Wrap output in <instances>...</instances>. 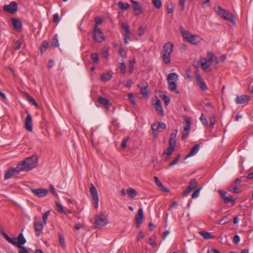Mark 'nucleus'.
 Returning <instances> with one entry per match:
<instances>
[{
  "mask_svg": "<svg viewBox=\"0 0 253 253\" xmlns=\"http://www.w3.org/2000/svg\"><path fill=\"white\" fill-rule=\"evenodd\" d=\"M22 232L19 234L17 237V242H16V238L13 237V238H10L6 233L4 232H2L1 233V235L3 236V237L5 239V240L12 244L14 246L17 247L18 248L21 249V251L19 252V253H29L28 250L26 249V248L23 247L22 245L25 244L26 242V240L24 238L23 234Z\"/></svg>",
  "mask_w": 253,
  "mask_h": 253,
  "instance_id": "1",
  "label": "nucleus"
},
{
  "mask_svg": "<svg viewBox=\"0 0 253 253\" xmlns=\"http://www.w3.org/2000/svg\"><path fill=\"white\" fill-rule=\"evenodd\" d=\"M39 158L37 155H33L26 158L17 165V169L21 171H29L35 168L38 163Z\"/></svg>",
  "mask_w": 253,
  "mask_h": 253,
  "instance_id": "2",
  "label": "nucleus"
},
{
  "mask_svg": "<svg viewBox=\"0 0 253 253\" xmlns=\"http://www.w3.org/2000/svg\"><path fill=\"white\" fill-rule=\"evenodd\" d=\"M180 30L183 39L187 42L195 45L200 42L201 38L199 36L192 35L188 31H184L182 27L180 28Z\"/></svg>",
  "mask_w": 253,
  "mask_h": 253,
  "instance_id": "3",
  "label": "nucleus"
},
{
  "mask_svg": "<svg viewBox=\"0 0 253 253\" xmlns=\"http://www.w3.org/2000/svg\"><path fill=\"white\" fill-rule=\"evenodd\" d=\"M173 44L171 42L166 43L163 46L162 50L163 60L165 64L170 62V55L173 50Z\"/></svg>",
  "mask_w": 253,
  "mask_h": 253,
  "instance_id": "4",
  "label": "nucleus"
},
{
  "mask_svg": "<svg viewBox=\"0 0 253 253\" xmlns=\"http://www.w3.org/2000/svg\"><path fill=\"white\" fill-rule=\"evenodd\" d=\"M216 12L221 17L229 21L233 24H235L236 22L232 13L229 11L223 9L221 6H218L216 8H214Z\"/></svg>",
  "mask_w": 253,
  "mask_h": 253,
  "instance_id": "5",
  "label": "nucleus"
},
{
  "mask_svg": "<svg viewBox=\"0 0 253 253\" xmlns=\"http://www.w3.org/2000/svg\"><path fill=\"white\" fill-rule=\"evenodd\" d=\"M89 191L92 200L93 201V204L95 208L97 209L98 207L99 197L96 188L93 185V184H91Z\"/></svg>",
  "mask_w": 253,
  "mask_h": 253,
  "instance_id": "6",
  "label": "nucleus"
},
{
  "mask_svg": "<svg viewBox=\"0 0 253 253\" xmlns=\"http://www.w3.org/2000/svg\"><path fill=\"white\" fill-rule=\"evenodd\" d=\"M195 77L196 81L197 84L200 88L203 91L206 90L208 89L207 86L202 79L199 70H196L195 72Z\"/></svg>",
  "mask_w": 253,
  "mask_h": 253,
  "instance_id": "7",
  "label": "nucleus"
},
{
  "mask_svg": "<svg viewBox=\"0 0 253 253\" xmlns=\"http://www.w3.org/2000/svg\"><path fill=\"white\" fill-rule=\"evenodd\" d=\"M108 222L106 216L103 213H100L99 215L95 216V225L96 226H105Z\"/></svg>",
  "mask_w": 253,
  "mask_h": 253,
  "instance_id": "8",
  "label": "nucleus"
},
{
  "mask_svg": "<svg viewBox=\"0 0 253 253\" xmlns=\"http://www.w3.org/2000/svg\"><path fill=\"white\" fill-rule=\"evenodd\" d=\"M151 128L153 130V134L155 137L157 136L158 131L159 128L165 129L166 128V124L163 122H155L151 125Z\"/></svg>",
  "mask_w": 253,
  "mask_h": 253,
  "instance_id": "9",
  "label": "nucleus"
},
{
  "mask_svg": "<svg viewBox=\"0 0 253 253\" xmlns=\"http://www.w3.org/2000/svg\"><path fill=\"white\" fill-rule=\"evenodd\" d=\"M93 38L94 40L98 42H101L105 40L103 33L99 29L94 28Z\"/></svg>",
  "mask_w": 253,
  "mask_h": 253,
  "instance_id": "10",
  "label": "nucleus"
},
{
  "mask_svg": "<svg viewBox=\"0 0 253 253\" xmlns=\"http://www.w3.org/2000/svg\"><path fill=\"white\" fill-rule=\"evenodd\" d=\"M130 1L132 3V7L134 14L136 16H139L143 12V10L140 4L137 1L134 0H130Z\"/></svg>",
  "mask_w": 253,
  "mask_h": 253,
  "instance_id": "11",
  "label": "nucleus"
},
{
  "mask_svg": "<svg viewBox=\"0 0 253 253\" xmlns=\"http://www.w3.org/2000/svg\"><path fill=\"white\" fill-rule=\"evenodd\" d=\"M34 228L36 236L39 237L43 230V224L40 221V218L37 217L34 218Z\"/></svg>",
  "mask_w": 253,
  "mask_h": 253,
  "instance_id": "12",
  "label": "nucleus"
},
{
  "mask_svg": "<svg viewBox=\"0 0 253 253\" xmlns=\"http://www.w3.org/2000/svg\"><path fill=\"white\" fill-rule=\"evenodd\" d=\"M3 9L7 12L14 13L17 10V3L15 1H12L9 4L5 5Z\"/></svg>",
  "mask_w": 253,
  "mask_h": 253,
  "instance_id": "13",
  "label": "nucleus"
},
{
  "mask_svg": "<svg viewBox=\"0 0 253 253\" xmlns=\"http://www.w3.org/2000/svg\"><path fill=\"white\" fill-rule=\"evenodd\" d=\"M123 14L122 12H119L118 18L120 19L119 24L120 26L124 30V33L123 34L124 42L125 43H126V25L123 20Z\"/></svg>",
  "mask_w": 253,
  "mask_h": 253,
  "instance_id": "14",
  "label": "nucleus"
},
{
  "mask_svg": "<svg viewBox=\"0 0 253 253\" xmlns=\"http://www.w3.org/2000/svg\"><path fill=\"white\" fill-rule=\"evenodd\" d=\"M32 192L36 196L42 198L45 197L48 193V190L43 188L31 189Z\"/></svg>",
  "mask_w": 253,
  "mask_h": 253,
  "instance_id": "15",
  "label": "nucleus"
},
{
  "mask_svg": "<svg viewBox=\"0 0 253 253\" xmlns=\"http://www.w3.org/2000/svg\"><path fill=\"white\" fill-rule=\"evenodd\" d=\"M143 213L142 209H139L137 211V214L135 216V225L139 227L143 221Z\"/></svg>",
  "mask_w": 253,
  "mask_h": 253,
  "instance_id": "16",
  "label": "nucleus"
},
{
  "mask_svg": "<svg viewBox=\"0 0 253 253\" xmlns=\"http://www.w3.org/2000/svg\"><path fill=\"white\" fill-rule=\"evenodd\" d=\"M27 116L25 121V128L27 130L32 131L33 130L32 116L29 113L27 112Z\"/></svg>",
  "mask_w": 253,
  "mask_h": 253,
  "instance_id": "17",
  "label": "nucleus"
},
{
  "mask_svg": "<svg viewBox=\"0 0 253 253\" xmlns=\"http://www.w3.org/2000/svg\"><path fill=\"white\" fill-rule=\"evenodd\" d=\"M250 100V97L247 95H242L237 96L236 98L235 102L237 104H244L247 103Z\"/></svg>",
  "mask_w": 253,
  "mask_h": 253,
  "instance_id": "18",
  "label": "nucleus"
},
{
  "mask_svg": "<svg viewBox=\"0 0 253 253\" xmlns=\"http://www.w3.org/2000/svg\"><path fill=\"white\" fill-rule=\"evenodd\" d=\"M138 86L140 89V91L141 93L143 95V96H147V88L148 87V84L146 82L143 81L140 83L139 84H138Z\"/></svg>",
  "mask_w": 253,
  "mask_h": 253,
  "instance_id": "19",
  "label": "nucleus"
},
{
  "mask_svg": "<svg viewBox=\"0 0 253 253\" xmlns=\"http://www.w3.org/2000/svg\"><path fill=\"white\" fill-rule=\"evenodd\" d=\"M175 146L176 145H174L173 144L169 143V147L163 153V156H166V159L169 158L174 151Z\"/></svg>",
  "mask_w": 253,
  "mask_h": 253,
  "instance_id": "20",
  "label": "nucleus"
},
{
  "mask_svg": "<svg viewBox=\"0 0 253 253\" xmlns=\"http://www.w3.org/2000/svg\"><path fill=\"white\" fill-rule=\"evenodd\" d=\"M19 171L21 170L17 169V166L15 168H12L9 170H8L5 172L4 174V178L5 179H8L10 178L13 174L18 173Z\"/></svg>",
  "mask_w": 253,
  "mask_h": 253,
  "instance_id": "21",
  "label": "nucleus"
},
{
  "mask_svg": "<svg viewBox=\"0 0 253 253\" xmlns=\"http://www.w3.org/2000/svg\"><path fill=\"white\" fill-rule=\"evenodd\" d=\"M207 58L208 61L213 65H216L218 63L217 57L211 51L208 52Z\"/></svg>",
  "mask_w": 253,
  "mask_h": 253,
  "instance_id": "22",
  "label": "nucleus"
},
{
  "mask_svg": "<svg viewBox=\"0 0 253 253\" xmlns=\"http://www.w3.org/2000/svg\"><path fill=\"white\" fill-rule=\"evenodd\" d=\"M199 145L196 144L195 145L191 150V151L189 152V153L187 155V156L185 157V159H187L189 157H190L191 156H194L196 155L197 152H198L199 150Z\"/></svg>",
  "mask_w": 253,
  "mask_h": 253,
  "instance_id": "23",
  "label": "nucleus"
},
{
  "mask_svg": "<svg viewBox=\"0 0 253 253\" xmlns=\"http://www.w3.org/2000/svg\"><path fill=\"white\" fill-rule=\"evenodd\" d=\"M178 79V75L175 73H169L167 77L168 84L176 82Z\"/></svg>",
  "mask_w": 253,
  "mask_h": 253,
  "instance_id": "24",
  "label": "nucleus"
},
{
  "mask_svg": "<svg viewBox=\"0 0 253 253\" xmlns=\"http://www.w3.org/2000/svg\"><path fill=\"white\" fill-rule=\"evenodd\" d=\"M12 23L14 28L17 31H20L21 29L22 24L20 21L18 19L12 18Z\"/></svg>",
  "mask_w": 253,
  "mask_h": 253,
  "instance_id": "25",
  "label": "nucleus"
},
{
  "mask_svg": "<svg viewBox=\"0 0 253 253\" xmlns=\"http://www.w3.org/2000/svg\"><path fill=\"white\" fill-rule=\"evenodd\" d=\"M200 65L201 68L205 71H209V70L210 65L207 63V60L204 58L200 59Z\"/></svg>",
  "mask_w": 253,
  "mask_h": 253,
  "instance_id": "26",
  "label": "nucleus"
},
{
  "mask_svg": "<svg viewBox=\"0 0 253 253\" xmlns=\"http://www.w3.org/2000/svg\"><path fill=\"white\" fill-rule=\"evenodd\" d=\"M136 63V62L134 58H130L129 59L128 72L129 74H131L133 73Z\"/></svg>",
  "mask_w": 253,
  "mask_h": 253,
  "instance_id": "27",
  "label": "nucleus"
},
{
  "mask_svg": "<svg viewBox=\"0 0 253 253\" xmlns=\"http://www.w3.org/2000/svg\"><path fill=\"white\" fill-rule=\"evenodd\" d=\"M223 201L225 204H230L231 206H234L236 203V201L232 196H227L224 198Z\"/></svg>",
  "mask_w": 253,
  "mask_h": 253,
  "instance_id": "28",
  "label": "nucleus"
},
{
  "mask_svg": "<svg viewBox=\"0 0 253 253\" xmlns=\"http://www.w3.org/2000/svg\"><path fill=\"white\" fill-rule=\"evenodd\" d=\"M177 133V130L175 129L173 130L172 133L170 134V138L169 140V143L173 144L174 145H176V136Z\"/></svg>",
  "mask_w": 253,
  "mask_h": 253,
  "instance_id": "29",
  "label": "nucleus"
},
{
  "mask_svg": "<svg viewBox=\"0 0 253 253\" xmlns=\"http://www.w3.org/2000/svg\"><path fill=\"white\" fill-rule=\"evenodd\" d=\"M137 195V192L134 189L131 187L127 188V196L130 198L133 199Z\"/></svg>",
  "mask_w": 253,
  "mask_h": 253,
  "instance_id": "30",
  "label": "nucleus"
},
{
  "mask_svg": "<svg viewBox=\"0 0 253 253\" xmlns=\"http://www.w3.org/2000/svg\"><path fill=\"white\" fill-rule=\"evenodd\" d=\"M199 234L205 240L212 239L214 237L210 233L206 231H200Z\"/></svg>",
  "mask_w": 253,
  "mask_h": 253,
  "instance_id": "31",
  "label": "nucleus"
},
{
  "mask_svg": "<svg viewBox=\"0 0 253 253\" xmlns=\"http://www.w3.org/2000/svg\"><path fill=\"white\" fill-rule=\"evenodd\" d=\"M112 77V75L110 73L102 74L100 77V80L103 82H106L110 80Z\"/></svg>",
  "mask_w": 253,
  "mask_h": 253,
  "instance_id": "32",
  "label": "nucleus"
},
{
  "mask_svg": "<svg viewBox=\"0 0 253 253\" xmlns=\"http://www.w3.org/2000/svg\"><path fill=\"white\" fill-rule=\"evenodd\" d=\"M168 87L170 91H175L177 94L179 93L178 91L176 90L177 85L176 82L168 84Z\"/></svg>",
  "mask_w": 253,
  "mask_h": 253,
  "instance_id": "33",
  "label": "nucleus"
},
{
  "mask_svg": "<svg viewBox=\"0 0 253 253\" xmlns=\"http://www.w3.org/2000/svg\"><path fill=\"white\" fill-rule=\"evenodd\" d=\"M51 45L52 47H58L59 46V43L58 40L57 35H55L51 42Z\"/></svg>",
  "mask_w": 253,
  "mask_h": 253,
  "instance_id": "34",
  "label": "nucleus"
},
{
  "mask_svg": "<svg viewBox=\"0 0 253 253\" xmlns=\"http://www.w3.org/2000/svg\"><path fill=\"white\" fill-rule=\"evenodd\" d=\"M49 46L48 42L46 41H44L42 43L41 47L40 50L42 53H43L46 51Z\"/></svg>",
  "mask_w": 253,
  "mask_h": 253,
  "instance_id": "35",
  "label": "nucleus"
},
{
  "mask_svg": "<svg viewBox=\"0 0 253 253\" xmlns=\"http://www.w3.org/2000/svg\"><path fill=\"white\" fill-rule=\"evenodd\" d=\"M147 29L145 25H140L138 29V35L139 36H142Z\"/></svg>",
  "mask_w": 253,
  "mask_h": 253,
  "instance_id": "36",
  "label": "nucleus"
},
{
  "mask_svg": "<svg viewBox=\"0 0 253 253\" xmlns=\"http://www.w3.org/2000/svg\"><path fill=\"white\" fill-rule=\"evenodd\" d=\"M127 96L128 97L129 101L132 103V104L133 106H136V102L135 98L134 96L133 95V94L132 93L127 94Z\"/></svg>",
  "mask_w": 253,
  "mask_h": 253,
  "instance_id": "37",
  "label": "nucleus"
},
{
  "mask_svg": "<svg viewBox=\"0 0 253 253\" xmlns=\"http://www.w3.org/2000/svg\"><path fill=\"white\" fill-rule=\"evenodd\" d=\"M190 129V123L189 120L185 121V124L184 126V130L187 133H189Z\"/></svg>",
  "mask_w": 253,
  "mask_h": 253,
  "instance_id": "38",
  "label": "nucleus"
},
{
  "mask_svg": "<svg viewBox=\"0 0 253 253\" xmlns=\"http://www.w3.org/2000/svg\"><path fill=\"white\" fill-rule=\"evenodd\" d=\"M98 101L99 103L106 105L109 103V101L105 98L100 97L98 98Z\"/></svg>",
  "mask_w": 253,
  "mask_h": 253,
  "instance_id": "39",
  "label": "nucleus"
},
{
  "mask_svg": "<svg viewBox=\"0 0 253 253\" xmlns=\"http://www.w3.org/2000/svg\"><path fill=\"white\" fill-rule=\"evenodd\" d=\"M197 182L196 179H192L189 182V188H191L192 189L195 188L197 185Z\"/></svg>",
  "mask_w": 253,
  "mask_h": 253,
  "instance_id": "40",
  "label": "nucleus"
},
{
  "mask_svg": "<svg viewBox=\"0 0 253 253\" xmlns=\"http://www.w3.org/2000/svg\"><path fill=\"white\" fill-rule=\"evenodd\" d=\"M27 99L33 105H34L36 107H38V104L36 102L35 100L34 99V98L32 97H31V96H30L29 95L27 94Z\"/></svg>",
  "mask_w": 253,
  "mask_h": 253,
  "instance_id": "41",
  "label": "nucleus"
},
{
  "mask_svg": "<svg viewBox=\"0 0 253 253\" xmlns=\"http://www.w3.org/2000/svg\"><path fill=\"white\" fill-rule=\"evenodd\" d=\"M102 23V19H101V18H100L99 17H96L95 18V25L94 26V28H95L96 26V29H98V26L99 25L101 24Z\"/></svg>",
  "mask_w": 253,
  "mask_h": 253,
  "instance_id": "42",
  "label": "nucleus"
},
{
  "mask_svg": "<svg viewBox=\"0 0 253 253\" xmlns=\"http://www.w3.org/2000/svg\"><path fill=\"white\" fill-rule=\"evenodd\" d=\"M58 237L59 239V242L60 245L63 247L64 248L65 247V240L64 238L63 235L61 234H58Z\"/></svg>",
  "mask_w": 253,
  "mask_h": 253,
  "instance_id": "43",
  "label": "nucleus"
},
{
  "mask_svg": "<svg viewBox=\"0 0 253 253\" xmlns=\"http://www.w3.org/2000/svg\"><path fill=\"white\" fill-rule=\"evenodd\" d=\"M155 108L159 115L161 116H164V111L162 106H157L155 107Z\"/></svg>",
  "mask_w": 253,
  "mask_h": 253,
  "instance_id": "44",
  "label": "nucleus"
},
{
  "mask_svg": "<svg viewBox=\"0 0 253 253\" xmlns=\"http://www.w3.org/2000/svg\"><path fill=\"white\" fill-rule=\"evenodd\" d=\"M200 120L202 122L203 125H204L206 126H208V121L207 119H206V118L204 116L203 114H202V115L200 118Z\"/></svg>",
  "mask_w": 253,
  "mask_h": 253,
  "instance_id": "45",
  "label": "nucleus"
},
{
  "mask_svg": "<svg viewBox=\"0 0 253 253\" xmlns=\"http://www.w3.org/2000/svg\"><path fill=\"white\" fill-rule=\"evenodd\" d=\"M56 205L57 207V211L59 212L66 213L65 211H64L63 207L61 204H60L58 202H56Z\"/></svg>",
  "mask_w": 253,
  "mask_h": 253,
  "instance_id": "46",
  "label": "nucleus"
},
{
  "mask_svg": "<svg viewBox=\"0 0 253 253\" xmlns=\"http://www.w3.org/2000/svg\"><path fill=\"white\" fill-rule=\"evenodd\" d=\"M180 157V155L178 154V156L171 162H170L169 164L168 167L173 166L176 164L179 160Z\"/></svg>",
  "mask_w": 253,
  "mask_h": 253,
  "instance_id": "47",
  "label": "nucleus"
},
{
  "mask_svg": "<svg viewBox=\"0 0 253 253\" xmlns=\"http://www.w3.org/2000/svg\"><path fill=\"white\" fill-rule=\"evenodd\" d=\"M21 45V42L20 41H16L13 45V48L15 50H18L20 49Z\"/></svg>",
  "mask_w": 253,
  "mask_h": 253,
  "instance_id": "48",
  "label": "nucleus"
},
{
  "mask_svg": "<svg viewBox=\"0 0 253 253\" xmlns=\"http://www.w3.org/2000/svg\"><path fill=\"white\" fill-rule=\"evenodd\" d=\"M152 2L156 8H160L162 6L161 0H153Z\"/></svg>",
  "mask_w": 253,
  "mask_h": 253,
  "instance_id": "49",
  "label": "nucleus"
},
{
  "mask_svg": "<svg viewBox=\"0 0 253 253\" xmlns=\"http://www.w3.org/2000/svg\"><path fill=\"white\" fill-rule=\"evenodd\" d=\"M119 68L120 69L121 72L123 74L126 73V66L125 62H123L120 64Z\"/></svg>",
  "mask_w": 253,
  "mask_h": 253,
  "instance_id": "50",
  "label": "nucleus"
},
{
  "mask_svg": "<svg viewBox=\"0 0 253 253\" xmlns=\"http://www.w3.org/2000/svg\"><path fill=\"white\" fill-rule=\"evenodd\" d=\"M118 51L121 56L125 57L126 55V52L125 49L121 46H118Z\"/></svg>",
  "mask_w": 253,
  "mask_h": 253,
  "instance_id": "51",
  "label": "nucleus"
},
{
  "mask_svg": "<svg viewBox=\"0 0 253 253\" xmlns=\"http://www.w3.org/2000/svg\"><path fill=\"white\" fill-rule=\"evenodd\" d=\"M210 126L212 127L215 123V117L214 115L210 117Z\"/></svg>",
  "mask_w": 253,
  "mask_h": 253,
  "instance_id": "52",
  "label": "nucleus"
},
{
  "mask_svg": "<svg viewBox=\"0 0 253 253\" xmlns=\"http://www.w3.org/2000/svg\"><path fill=\"white\" fill-rule=\"evenodd\" d=\"M202 188L197 189L192 194L191 198L194 199L197 198L199 195V193Z\"/></svg>",
  "mask_w": 253,
  "mask_h": 253,
  "instance_id": "53",
  "label": "nucleus"
},
{
  "mask_svg": "<svg viewBox=\"0 0 253 253\" xmlns=\"http://www.w3.org/2000/svg\"><path fill=\"white\" fill-rule=\"evenodd\" d=\"M50 214V211H46L42 215V220L44 224L46 223V220L47 219L48 216Z\"/></svg>",
  "mask_w": 253,
  "mask_h": 253,
  "instance_id": "54",
  "label": "nucleus"
},
{
  "mask_svg": "<svg viewBox=\"0 0 253 253\" xmlns=\"http://www.w3.org/2000/svg\"><path fill=\"white\" fill-rule=\"evenodd\" d=\"M91 58L94 62H97L98 60V55L97 53H93L91 54Z\"/></svg>",
  "mask_w": 253,
  "mask_h": 253,
  "instance_id": "55",
  "label": "nucleus"
},
{
  "mask_svg": "<svg viewBox=\"0 0 253 253\" xmlns=\"http://www.w3.org/2000/svg\"><path fill=\"white\" fill-rule=\"evenodd\" d=\"M200 65V60L199 61H193L192 63V66L195 67L196 69V70H199V66Z\"/></svg>",
  "mask_w": 253,
  "mask_h": 253,
  "instance_id": "56",
  "label": "nucleus"
},
{
  "mask_svg": "<svg viewBox=\"0 0 253 253\" xmlns=\"http://www.w3.org/2000/svg\"><path fill=\"white\" fill-rule=\"evenodd\" d=\"M154 181L155 184L159 187H163V184L160 182V180L157 176L154 177Z\"/></svg>",
  "mask_w": 253,
  "mask_h": 253,
  "instance_id": "57",
  "label": "nucleus"
},
{
  "mask_svg": "<svg viewBox=\"0 0 253 253\" xmlns=\"http://www.w3.org/2000/svg\"><path fill=\"white\" fill-rule=\"evenodd\" d=\"M126 4L124 2H122V1H120L118 4L119 8L122 10L126 9Z\"/></svg>",
  "mask_w": 253,
  "mask_h": 253,
  "instance_id": "58",
  "label": "nucleus"
},
{
  "mask_svg": "<svg viewBox=\"0 0 253 253\" xmlns=\"http://www.w3.org/2000/svg\"><path fill=\"white\" fill-rule=\"evenodd\" d=\"M126 146V138H124L122 144H121V151L125 150V148Z\"/></svg>",
  "mask_w": 253,
  "mask_h": 253,
  "instance_id": "59",
  "label": "nucleus"
},
{
  "mask_svg": "<svg viewBox=\"0 0 253 253\" xmlns=\"http://www.w3.org/2000/svg\"><path fill=\"white\" fill-rule=\"evenodd\" d=\"M53 21V22L57 23L59 22L60 19L59 18V15L57 13L54 14Z\"/></svg>",
  "mask_w": 253,
  "mask_h": 253,
  "instance_id": "60",
  "label": "nucleus"
},
{
  "mask_svg": "<svg viewBox=\"0 0 253 253\" xmlns=\"http://www.w3.org/2000/svg\"><path fill=\"white\" fill-rule=\"evenodd\" d=\"M218 193H219V195L221 196V197H222V200H223L225 197H227L226 196V192L225 190H219Z\"/></svg>",
  "mask_w": 253,
  "mask_h": 253,
  "instance_id": "61",
  "label": "nucleus"
},
{
  "mask_svg": "<svg viewBox=\"0 0 253 253\" xmlns=\"http://www.w3.org/2000/svg\"><path fill=\"white\" fill-rule=\"evenodd\" d=\"M162 99L166 105H168L170 102V98L166 95H163Z\"/></svg>",
  "mask_w": 253,
  "mask_h": 253,
  "instance_id": "62",
  "label": "nucleus"
},
{
  "mask_svg": "<svg viewBox=\"0 0 253 253\" xmlns=\"http://www.w3.org/2000/svg\"><path fill=\"white\" fill-rule=\"evenodd\" d=\"M179 5L181 6V10H183L185 8V0H179Z\"/></svg>",
  "mask_w": 253,
  "mask_h": 253,
  "instance_id": "63",
  "label": "nucleus"
},
{
  "mask_svg": "<svg viewBox=\"0 0 253 253\" xmlns=\"http://www.w3.org/2000/svg\"><path fill=\"white\" fill-rule=\"evenodd\" d=\"M240 238L238 235H235L234 236L233 241L235 243L238 244L240 242Z\"/></svg>",
  "mask_w": 253,
  "mask_h": 253,
  "instance_id": "64",
  "label": "nucleus"
}]
</instances>
